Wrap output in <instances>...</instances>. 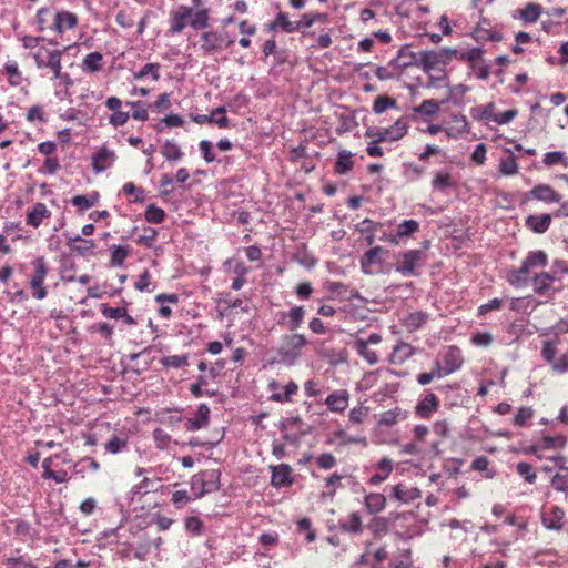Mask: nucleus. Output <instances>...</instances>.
I'll list each match as a JSON object with an SVG mask.
<instances>
[{
  "label": "nucleus",
  "instance_id": "obj_29",
  "mask_svg": "<svg viewBox=\"0 0 568 568\" xmlns=\"http://www.w3.org/2000/svg\"><path fill=\"white\" fill-rule=\"evenodd\" d=\"M551 220L552 217L549 213H544L541 215L530 214L526 217L525 225L534 233L542 234L549 229Z\"/></svg>",
  "mask_w": 568,
  "mask_h": 568
},
{
  "label": "nucleus",
  "instance_id": "obj_11",
  "mask_svg": "<svg viewBox=\"0 0 568 568\" xmlns=\"http://www.w3.org/2000/svg\"><path fill=\"white\" fill-rule=\"evenodd\" d=\"M278 316H280V318L277 321L278 325H284L292 333H296L297 328L301 327V325L304 321L305 308L302 305H295L286 312H281L278 314Z\"/></svg>",
  "mask_w": 568,
  "mask_h": 568
},
{
  "label": "nucleus",
  "instance_id": "obj_18",
  "mask_svg": "<svg viewBox=\"0 0 568 568\" xmlns=\"http://www.w3.org/2000/svg\"><path fill=\"white\" fill-rule=\"evenodd\" d=\"M565 511L559 506H551L541 514L542 525L550 530H560L564 526Z\"/></svg>",
  "mask_w": 568,
  "mask_h": 568
},
{
  "label": "nucleus",
  "instance_id": "obj_41",
  "mask_svg": "<svg viewBox=\"0 0 568 568\" xmlns=\"http://www.w3.org/2000/svg\"><path fill=\"white\" fill-rule=\"evenodd\" d=\"M100 200V194L97 191L88 195L78 194L71 199V204L75 206L79 211L84 212L92 206L97 205Z\"/></svg>",
  "mask_w": 568,
  "mask_h": 568
},
{
  "label": "nucleus",
  "instance_id": "obj_59",
  "mask_svg": "<svg viewBox=\"0 0 568 568\" xmlns=\"http://www.w3.org/2000/svg\"><path fill=\"white\" fill-rule=\"evenodd\" d=\"M516 471L527 484L532 485L537 480V473L529 463L519 462L516 465Z\"/></svg>",
  "mask_w": 568,
  "mask_h": 568
},
{
  "label": "nucleus",
  "instance_id": "obj_61",
  "mask_svg": "<svg viewBox=\"0 0 568 568\" xmlns=\"http://www.w3.org/2000/svg\"><path fill=\"white\" fill-rule=\"evenodd\" d=\"M125 105L132 109L131 116L136 121H146L149 119V111L143 101H126Z\"/></svg>",
  "mask_w": 568,
  "mask_h": 568
},
{
  "label": "nucleus",
  "instance_id": "obj_50",
  "mask_svg": "<svg viewBox=\"0 0 568 568\" xmlns=\"http://www.w3.org/2000/svg\"><path fill=\"white\" fill-rule=\"evenodd\" d=\"M354 349L356 353L364 358L369 365H374L378 362V355L375 351L369 348V345L364 343V338H357L354 343Z\"/></svg>",
  "mask_w": 568,
  "mask_h": 568
},
{
  "label": "nucleus",
  "instance_id": "obj_43",
  "mask_svg": "<svg viewBox=\"0 0 568 568\" xmlns=\"http://www.w3.org/2000/svg\"><path fill=\"white\" fill-rule=\"evenodd\" d=\"M392 496L404 504H408L420 497L419 490L417 488H408L402 484H398L393 487Z\"/></svg>",
  "mask_w": 568,
  "mask_h": 568
},
{
  "label": "nucleus",
  "instance_id": "obj_12",
  "mask_svg": "<svg viewBox=\"0 0 568 568\" xmlns=\"http://www.w3.org/2000/svg\"><path fill=\"white\" fill-rule=\"evenodd\" d=\"M271 485L275 488L290 487L294 484L293 468L288 464L270 466Z\"/></svg>",
  "mask_w": 568,
  "mask_h": 568
},
{
  "label": "nucleus",
  "instance_id": "obj_25",
  "mask_svg": "<svg viewBox=\"0 0 568 568\" xmlns=\"http://www.w3.org/2000/svg\"><path fill=\"white\" fill-rule=\"evenodd\" d=\"M442 361L445 367L449 369V373L452 374L463 366V353L459 347H457L456 345H452L447 347V349L443 354Z\"/></svg>",
  "mask_w": 568,
  "mask_h": 568
},
{
  "label": "nucleus",
  "instance_id": "obj_54",
  "mask_svg": "<svg viewBox=\"0 0 568 568\" xmlns=\"http://www.w3.org/2000/svg\"><path fill=\"white\" fill-rule=\"evenodd\" d=\"M551 487L559 493L566 494L568 490V466H561L550 479Z\"/></svg>",
  "mask_w": 568,
  "mask_h": 568
},
{
  "label": "nucleus",
  "instance_id": "obj_9",
  "mask_svg": "<svg viewBox=\"0 0 568 568\" xmlns=\"http://www.w3.org/2000/svg\"><path fill=\"white\" fill-rule=\"evenodd\" d=\"M118 154L103 143L91 156V166L95 174H100L114 165Z\"/></svg>",
  "mask_w": 568,
  "mask_h": 568
},
{
  "label": "nucleus",
  "instance_id": "obj_46",
  "mask_svg": "<svg viewBox=\"0 0 568 568\" xmlns=\"http://www.w3.org/2000/svg\"><path fill=\"white\" fill-rule=\"evenodd\" d=\"M419 61L426 71L434 70L438 65L444 64L443 55L438 51H422Z\"/></svg>",
  "mask_w": 568,
  "mask_h": 568
},
{
  "label": "nucleus",
  "instance_id": "obj_63",
  "mask_svg": "<svg viewBox=\"0 0 568 568\" xmlns=\"http://www.w3.org/2000/svg\"><path fill=\"white\" fill-rule=\"evenodd\" d=\"M165 211L155 204L148 205L144 212L145 220L152 224L162 223L165 219Z\"/></svg>",
  "mask_w": 568,
  "mask_h": 568
},
{
  "label": "nucleus",
  "instance_id": "obj_36",
  "mask_svg": "<svg viewBox=\"0 0 568 568\" xmlns=\"http://www.w3.org/2000/svg\"><path fill=\"white\" fill-rule=\"evenodd\" d=\"M408 418V412L402 409L400 407H395L393 409L386 410L381 414L378 424L381 426L390 427L396 425L399 420H405Z\"/></svg>",
  "mask_w": 568,
  "mask_h": 568
},
{
  "label": "nucleus",
  "instance_id": "obj_26",
  "mask_svg": "<svg viewBox=\"0 0 568 568\" xmlns=\"http://www.w3.org/2000/svg\"><path fill=\"white\" fill-rule=\"evenodd\" d=\"M567 445V438L564 435H545L535 442V452L537 450H551L562 449Z\"/></svg>",
  "mask_w": 568,
  "mask_h": 568
},
{
  "label": "nucleus",
  "instance_id": "obj_48",
  "mask_svg": "<svg viewBox=\"0 0 568 568\" xmlns=\"http://www.w3.org/2000/svg\"><path fill=\"white\" fill-rule=\"evenodd\" d=\"M339 528L344 532L348 534H361L363 531V523L358 511H353L349 514L348 519L345 521H339Z\"/></svg>",
  "mask_w": 568,
  "mask_h": 568
},
{
  "label": "nucleus",
  "instance_id": "obj_5",
  "mask_svg": "<svg viewBox=\"0 0 568 568\" xmlns=\"http://www.w3.org/2000/svg\"><path fill=\"white\" fill-rule=\"evenodd\" d=\"M31 272L28 274V284L31 296L36 300H44L48 296V290L44 286L50 267L44 256H37L30 263Z\"/></svg>",
  "mask_w": 568,
  "mask_h": 568
},
{
  "label": "nucleus",
  "instance_id": "obj_16",
  "mask_svg": "<svg viewBox=\"0 0 568 568\" xmlns=\"http://www.w3.org/2000/svg\"><path fill=\"white\" fill-rule=\"evenodd\" d=\"M388 254V250L383 246H374L369 248L365 254L361 257V268L364 274H372L373 271L371 267L373 265L382 264L384 261V256Z\"/></svg>",
  "mask_w": 568,
  "mask_h": 568
},
{
  "label": "nucleus",
  "instance_id": "obj_57",
  "mask_svg": "<svg viewBox=\"0 0 568 568\" xmlns=\"http://www.w3.org/2000/svg\"><path fill=\"white\" fill-rule=\"evenodd\" d=\"M52 14H53V12L48 7L40 8L37 11L36 22L38 24L39 31H41V32L51 31Z\"/></svg>",
  "mask_w": 568,
  "mask_h": 568
},
{
  "label": "nucleus",
  "instance_id": "obj_55",
  "mask_svg": "<svg viewBox=\"0 0 568 568\" xmlns=\"http://www.w3.org/2000/svg\"><path fill=\"white\" fill-rule=\"evenodd\" d=\"M542 163L547 168H552L556 165H562L564 168H568V156L562 151H550L545 153L542 158Z\"/></svg>",
  "mask_w": 568,
  "mask_h": 568
},
{
  "label": "nucleus",
  "instance_id": "obj_23",
  "mask_svg": "<svg viewBox=\"0 0 568 568\" xmlns=\"http://www.w3.org/2000/svg\"><path fill=\"white\" fill-rule=\"evenodd\" d=\"M266 29L271 32L281 30L286 33H293L298 31V24H296V21L290 20L286 12L280 11L275 19L266 26Z\"/></svg>",
  "mask_w": 568,
  "mask_h": 568
},
{
  "label": "nucleus",
  "instance_id": "obj_4",
  "mask_svg": "<svg viewBox=\"0 0 568 568\" xmlns=\"http://www.w3.org/2000/svg\"><path fill=\"white\" fill-rule=\"evenodd\" d=\"M234 42L226 32L211 29L200 34L197 47L203 57H213L231 48Z\"/></svg>",
  "mask_w": 568,
  "mask_h": 568
},
{
  "label": "nucleus",
  "instance_id": "obj_51",
  "mask_svg": "<svg viewBox=\"0 0 568 568\" xmlns=\"http://www.w3.org/2000/svg\"><path fill=\"white\" fill-rule=\"evenodd\" d=\"M210 21V13L209 9H200L197 11H194L192 9V16L190 18L189 26L194 30H202L205 29L209 26Z\"/></svg>",
  "mask_w": 568,
  "mask_h": 568
},
{
  "label": "nucleus",
  "instance_id": "obj_13",
  "mask_svg": "<svg viewBox=\"0 0 568 568\" xmlns=\"http://www.w3.org/2000/svg\"><path fill=\"white\" fill-rule=\"evenodd\" d=\"M192 16V8L186 6H180L175 11L171 13L170 28L168 33L178 34L181 33L190 22Z\"/></svg>",
  "mask_w": 568,
  "mask_h": 568
},
{
  "label": "nucleus",
  "instance_id": "obj_31",
  "mask_svg": "<svg viewBox=\"0 0 568 568\" xmlns=\"http://www.w3.org/2000/svg\"><path fill=\"white\" fill-rule=\"evenodd\" d=\"M415 354V347L408 343L399 342L394 346L389 355V363L394 365H403Z\"/></svg>",
  "mask_w": 568,
  "mask_h": 568
},
{
  "label": "nucleus",
  "instance_id": "obj_35",
  "mask_svg": "<svg viewBox=\"0 0 568 568\" xmlns=\"http://www.w3.org/2000/svg\"><path fill=\"white\" fill-rule=\"evenodd\" d=\"M51 215L47 205L38 202L33 205L32 210L27 214V224L33 227H39L42 221Z\"/></svg>",
  "mask_w": 568,
  "mask_h": 568
},
{
  "label": "nucleus",
  "instance_id": "obj_30",
  "mask_svg": "<svg viewBox=\"0 0 568 568\" xmlns=\"http://www.w3.org/2000/svg\"><path fill=\"white\" fill-rule=\"evenodd\" d=\"M161 478H146L144 477L139 484L134 485L131 490V500L134 501L138 496L146 495L151 491H156L160 487Z\"/></svg>",
  "mask_w": 568,
  "mask_h": 568
},
{
  "label": "nucleus",
  "instance_id": "obj_6",
  "mask_svg": "<svg viewBox=\"0 0 568 568\" xmlns=\"http://www.w3.org/2000/svg\"><path fill=\"white\" fill-rule=\"evenodd\" d=\"M307 344L308 339L304 334L291 333L283 335L277 347L280 361L286 365H293L302 355V351Z\"/></svg>",
  "mask_w": 568,
  "mask_h": 568
},
{
  "label": "nucleus",
  "instance_id": "obj_19",
  "mask_svg": "<svg viewBox=\"0 0 568 568\" xmlns=\"http://www.w3.org/2000/svg\"><path fill=\"white\" fill-rule=\"evenodd\" d=\"M439 399L434 394L428 392L416 405L415 413L425 419H429L434 413L439 408Z\"/></svg>",
  "mask_w": 568,
  "mask_h": 568
},
{
  "label": "nucleus",
  "instance_id": "obj_34",
  "mask_svg": "<svg viewBox=\"0 0 568 568\" xmlns=\"http://www.w3.org/2000/svg\"><path fill=\"white\" fill-rule=\"evenodd\" d=\"M376 467L378 471L369 478V484L373 486H378L387 479L393 471L394 463L389 457H383Z\"/></svg>",
  "mask_w": 568,
  "mask_h": 568
},
{
  "label": "nucleus",
  "instance_id": "obj_3",
  "mask_svg": "<svg viewBox=\"0 0 568 568\" xmlns=\"http://www.w3.org/2000/svg\"><path fill=\"white\" fill-rule=\"evenodd\" d=\"M79 26V17L68 10H57L52 14L51 32L54 39H50L49 43L59 45L60 41H70V32L74 31Z\"/></svg>",
  "mask_w": 568,
  "mask_h": 568
},
{
  "label": "nucleus",
  "instance_id": "obj_58",
  "mask_svg": "<svg viewBox=\"0 0 568 568\" xmlns=\"http://www.w3.org/2000/svg\"><path fill=\"white\" fill-rule=\"evenodd\" d=\"M128 436L113 435L104 445V448L110 454H118L128 448Z\"/></svg>",
  "mask_w": 568,
  "mask_h": 568
},
{
  "label": "nucleus",
  "instance_id": "obj_56",
  "mask_svg": "<svg viewBox=\"0 0 568 568\" xmlns=\"http://www.w3.org/2000/svg\"><path fill=\"white\" fill-rule=\"evenodd\" d=\"M386 129V135L389 142L398 141L407 133V122L404 119H398L393 125Z\"/></svg>",
  "mask_w": 568,
  "mask_h": 568
},
{
  "label": "nucleus",
  "instance_id": "obj_40",
  "mask_svg": "<svg viewBox=\"0 0 568 568\" xmlns=\"http://www.w3.org/2000/svg\"><path fill=\"white\" fill-rule=\"evenodd\" d=\"M103 55L100 52L88 53L81 63V69L84 72L97 73L103 69Z\"/></svg>",
  "mask_w": 568,
  "mask_h": 568
},
{
  "label": "nucleus",
  "instance_id": "obj_10",
  "mask_svg": "<svg viewBox=\"0 0 568 568\" xmlns=\"http://www.w3.org/2000/svg\"><path fill=\"white\" fill-rule=\"evenodd\" d=\"M562 196L549 184H537L527 194L526 201L537 200L547 204L560 203Z\"/></svg>",
  "mask_w": 568,
  "mask_h": 568
},
{
  "label": "nucleus",
  "instance_id": "obj_64",
  "mask_svg": "<svg viewBox=\"0 0 568 568\" xmlns=\"http://www.w3.org/2000/svg\"><path fill=\"white\" fill-rule=\"evenodd\" d=\"M134 287L140 292L151 293L155 290V285L152 282V276L149 270H144L134 283Z\"/></svg>",
  "mask_w": 568,
  "mask_h": 568
},
{
  "label": "nucleus",
  "instance_id": "obj_1",
  "mask_svg": "<svg viewBox=\"0 0 568 568\" xmlns=\"http://www.w3.org/2000/svg\"><path fill=\"white\" fill-rule=\"evenodd\" d=\"M548 265V255L542 250L531 251L523 260L518 268L508 271L506 275L507 282L515 288L527 286L529 274L534 268L546 267Z\"/></svg>",
  "mask_w": 568,
  "mask_h": 568
},
{
  "label": "nucleus",
  "instance_id": "obj_53",
  "mask_svg": "<svg viewBox=\"0 0 568 568\" xmlns=\"http://www.w3.org/2000/svg\"><path fill=\"white\" fill-rule=\"evenodd\" d=\"M122 193L131 202L143 203L145 201V191L142 187H138L133 182L124 183Z\"/></svg>",
  "mask_w": 568,
  "mask_h": 568
},
{
  "label": "nucleus",
  "instance_id": "obj_17",
  "mask_svg": "<svg viewBox=\"0 0 568 568\" xmlns=\"http://www.w3.org/2000/svg\"><path fill=\"white\" fill-rule=\"evenodd\" d=\"M349 393L346 389L332 392L325 399L327 409L332 413H344L349 405Z\"/></svg>",
  "mask_w": 568,
  "mask_h": 568
},
{
  "label": "nucleus",
  "instance_id": "obj_45",
  "mask_svg": "<svg viewBox=\"0 0 568 568\" xmlns=\"http://www.w3.org/2000/svg\"><path fill=\"white\" fill-rule=\"evenodd\" d=\"M100 469V464L92 457H83L73 465V471L81 478L85 477L88 471L95 473Z\"/></svg>",
  "mask_w": 568,
  "mask_h": 568
},
{
  "label": "nucleus",
  "instance_id": "obj_37",
  "mask_svg": "<svg viewBox=\"0 0 568 568\" xmlns=\"http://www.w3.org/2000/svg\"><path fill=\"white\" fill-rule=\"evenodd\" d=\"M353 153L347 150H341L337 154L334 172L339 175L347 174L354 168Z\"/></svg>",
  "mask_w": 568,
  "mask_h": 568
},
{
  "label": "nucleus",
  "instance_id": "obj_52",
  "mask_svg": "<svg viewBox=\"0 0 568 568\" xmlns=\"http://www.w3.org/2000/svg\"><path fill=\"white\" fill-rule=\"evenodd\" d=\"M160 63H146L139 71L133 73L134 80H143L150 77L153 81L160 80Z\"/></svg>",
  "mask_w": 568,
  "mask_h": 568
},
{
  "label": "nucleus",
  "instance_id": "obj_2",
  "mask_svg": "<svg viewBox=\"0 0 568 568\" xmlns=\"http://www.w3.org/2000/svg\"><path fill=\"white\" fill-rule=\"evenodd\" d=\"M548 265V255L542 250L531 251L523 260L518 268L508 271L506 275L507 282L515 288L527 286L529 274L534 268L546 267Z\"/></svg>",
  "mask_w": 568,
  "mask_h": 568
},
{
  "label": "nucleus",
  "instance_id": "obj_20",
  "mask_svg": "<svg viewBox=\"0 0 568 568\" xmlns=\"http://www.w3.org/2000/svg\"><path fill=\"white\" fill-rule=\"evenodd\" d=\"M534 292L540 296H549L552 290V283L555 282V274L550 272L536 273L531 277Z\"/></svg>",
  "mask_w": 568,
  "mask_h": 568
},
{
  "label": "nucleus",
  "instance_id": "obj_33",
  "mask_svg": "<svg viewBox=\"0 0 568 568\" xmlns=\"http://www.w3.org/2000/svg\"><path fill=\"white\" fill-rule=\"evenodd\" d=\"M64 236L68 239V245L70 246L71 251L74 253H78L79 255H87L91 253L95 247V242L93 240H84L81 237V235H74V236H68L64 234Z\"/></svg>",
  "mask_w": 568,
  "mask_h": 568
},
{
  "label": "nucleus",
  "instance_id": "obj_62",
  "mask_svg": "<svg viewBox=\"0 0 568 568\" xmlns=\"http://www.w3.org/2000/svg\"><path fill=\"white\" fill-rule=\"evenodd\" d=\"M367 528L375 537H382L388 531V520L385 517H374L367 525Z\"/></svg>",
  "mask_w": 568,
  "mask_h": 568
},
{
  "label": "nucleus",
  "instance_id": "obj_14",
  "mask_svg": "<svg viewBox=\"0 0 568 568\" xmlns=\"http://www.w3.org/2000/svg\"><path fill=\"white\" fill-rule=\"evenodd\" d=\"M226 108L219 106L214 109L210 114H197L193 116V121L197 124H216L220 129L230 128V119L225 115Z\"/></svg>",
  "mask_w": 568,
  "mask_h": 568
},
{
  "label": "nucleus",
  "instance_id": "obj_15",
  "mask_svg": "<svg viewBox=\"0 0 568 568\" xmlns=\"http://www.w3.org/2000/svg\"><path fill=\"white\" fill-rule=\"evenodd\" d=\"M104 104L110 111H113L109 116V123L112 126H122L129 121L130 113L121 110L122 101L118 97H109Z\"/></svg>",
  "mask_w": 568,
  "mask_h": 568
},
{
  "label": "nucleus",
  "instance_id": "obj_32",
  "mask_svg": "<svg viewBox=\"0 0 568 568\" xmlns=\"http://www.w3.org/2000/svg\"><path fill=\"white\" fill-rule=\"evenodd\" d=\"M429 315L423 311H416L407 314L403 321L402 325L406 328L407 332L413 333L420 329L428 321Z\"/></svg>",
  "mask_w": 568,
  "mask_h": 568
},
{
  "label": "nucleus",
  "instance_id": "obj_27",
  "mask_svg": "<svg viewBox=\"0 0 568 568\" xmlns=\"http://www.w3.org/2000/svg\"><path fill=\"white\" fill-rule=\"evenodd\" d=\"M468 122L463 114H452L449 125L445 128L444 132L448 138H458L465 133H468Z\"/></svg>",
  "mask_w": 568,
  "mask_h": 568
},
{
  "label": "nucleus",
  "instance_id": "obj_22",
  "mask_svg": "<svg viewBox=\"0 0 568 568\" xmlns=\"http://www.w3.org/2000/svg\"><path fill=\"white\" fill-rule=\"evenodd\" d=\"M200 484L202 486L201 490L196 494V497H202L203 495L217 490V475L214 471H205L201 475L193 477L192 486L193 488Z\"/></svg>",
  "mask_w": 568,
  "mask_h": 568
},
{
  "label": "nucleus",
  "instance_id": "obj_7",
  "mask_svg": "<svg viewBox=\"0 0 568 568\" xmlns=\"http://www.w3.org/2000/svg\"><path fill=\"white\" fill-rule=\"evenodd\" d=\"M426 260L427 254L424 250L413 248L403 251L398 254L395 271L403 276H416L418 275V268L423 266Z\"/></svg>",
  "mask_w": 568,
  "mask_h": 568
},
{
  "label": "nucleus",
  "instance_id": "obj_8",
  "mask_svg": "<svg viewBox=\"0 0 568 568\" xmlns=\"http://www.w3.org/2000/svg\"><path fill=\"white\" fill-rule=\"evenodd\" d=\"M70 48L71 45H65L62 50H59L49 49L44 45H41L32 53V58L38 69H47L50 71L58 62L62 60V54Z\"/></svg>",
  "mask_w": 568,
  "mask_h": 568
},
{
  "label": "nucleus",
  "instance_id": "obj_24",
  "mask_svg": "<svg viewBox=\"0 0 568 568\" xmlns=\"http://www.w3.org/2000/svg\"><path fill=\"white\" fill-rule=\"evenodd\" d=\"M210 422V407L206 404H201L195 412L194 417L189 418L185 424V429L195 432L205 428Z\"/></svg>",
  "mask_w": 568,
  "mask_h": 568
},
{
  "label": "nucleus",
  "instance_id": "obj_44",
  "mask_svg": "<svg viewBox=\"0 0 568 568\" xmlns=\"http://www.w3.org/2000/svg\"><path fill=\"white\" fill-rule=\"evenodd\" d=\"M3 72L7 75L8 82L11 87H19L22 84L23 75L17 61L8 60L3 65Z\"/></svg>",
  "mask_w": 568,
  "mask_h": 568
},
{
  "label": "nucleus",
  "instance_id": "obj_39",
  "mask_svg": "<svg viewBox=\"0 0 568 568\" xmlns=\"http://www.w3.org/2000/svg\"><path fill=\"white\" fill-rule=\"evenodd\" d=\"M505 153L507 156L500 159L498 171L505 176L516 175L519 172L517 159L509 149H505Z\"/></svg>",
  "mask_w": 568,
  "mask_h": 568
},
{
  "label": "nucleus",
  "instance_id": "obj_47",
  "mask_svg": "<svg viewBox=\"0 0 568 568\" xmlns=\"http://www.w3.org/2000/svg\"><path fill=\"white\" fill-rule=\"evenodd\" d=\"M298 385L291 381L284 387H282L278 392H275L271 395V399L276 403H288L292 400V397L297 394Z\"/></svg>",
  "mask_w": 568,
  "mask_h": 568
},
{
  "label": "nucleus",
  "instance_id": "obj_42",
  "mask_svg": "<svg viewBox=\"0 0 568 568\" xmlns=\"http://www.w3.org/2000/svg\"><path fill=\"white\" fill-rule=\"evenodd\" d=\"M328 14L325 12H306L301 16V19L296 21L298 24V31L303 29H310L315 23H327Z\"/></svg>",
  "mask_w": 568,
  "mask_h": 568
},
{
  "label": "nucleus",
  "instance_id": "obj_49",
  "mask_svg": "<svg viewBox=\"0 0 568 568\" xmlns=\"http://www.w3.org/2000/svg\"><path fill=\"white\" fill-rule=\"evenodd\" d=\"M439 110L440 103L433 99L424 100L419 105L413 108L414 113L425 115L426 120H430Z\"/></svg>",
  "mask_w": 568,
  "mask_h": 568
},
{
  "label": "nucleus",
  "instance_id": "obj_28",
  "mask_svg": "<svg viewBox=\"0 0 568 568\" xmlns=\"http://www.w3.org/2000/svg\"><path fill=\"white\" fill-rule=\"evenodd\" d=\"M363 504L369 515H377L386 508L387 499L381 493H369L364 496Z\"/></svg>",
  "mask_w": 568,
  "mask_h": 568
},
{
  "label": "nucleus",
  "instance_id": "obj_21",
  "mask_svg": "<svg viewBox=\"0 0 568 568\" xmlns=\"http://www.w3.org/2000/svg\"><path fill=\"white\" fill-rule=\"evenodd\" d=\"M541 13L542 7L539 3L529 2L524 8L515 10L513 18L521 20L523 24H528L537 22Z\"/></svg>",
  "mask_w": 568,
  "mask_h": 568
},
{
  "label": "nucleus",
  "instance_id": "obj_38",
  "mask_svg": "<svg viewBox=\"0 0 568 568\" xmlns=\"http://www.w3.org/2000/svg\"><path fill=\"white\" fill-rule=\"evenodd\" d=\"M455 180L447 170L437 171L432 180V187L435 191L444 192L455 186Z\"/></svg>",
  "mask_w": 568,
  "mask_h": 568
},
{
  "label": "nucleus",
  "instance_id": "obj_60",
  "mask_svg": "<svg viewBox=\"0 0 568 568\" xmlns=\"http://www.w3.org/2000/svg\"><path fill=\"white\" fill-rule=\"evenodd\" d=\"M161 154L168 160V161H179L183 156V152L178 143L173 141H166L162 149Z\"/></svg>",
  "mask_w": 568,
  "mask_h": 568
}]
</instances>
